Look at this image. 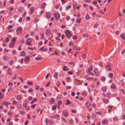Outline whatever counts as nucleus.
<instances>
[{
  "label": "nucleus",
  "instance_id": "13",
  "mask_svg": "<svg viewBox=\"0 0 125 125\" xmlns=\"http://www.w3.org/2000/svg\"><path fill=\"white\" fill-rule=\"evenodd\" d=\"M51 33V31L50 30L48 29L47 30L46 32V35H49Z\"/></svg>",
  "mask_w": 125,
  "mask_h": 125
},
{
  "label": "nucleus",
  "instance_id": "29",
  "mask_svg": "<svg viewBox=\"0 0 125 125\" xmlns=\"http://www.w3.org/2000/svg\"><path fill=\"white\" fill-rule=\"evenodd\" d=\"M21 55L23 56H25V52L24 51H23L21 52Z\"/></svg>",
  "mask_w": 125,
  "mask_h": 125
},
{
  "label": "nucleus",
  "instance_id": "21",
  "mask_svg": "<svg viewBox=\"0 0 125 125\" xmlns=\"http://www.w3.org/2000/svg\"><path fill=\"white\" fill-rule=\"evenodd\" d=\"M46 4L45 3H43L42 4L41 7L42 8L44 9L46 5Z\"/></svg>",
  "mask_w": 125,
  "mask_h": 125
},
{
  "label": "nucleus",
  "instance_id": "42",
  "mask_svg": "<svg viewBox=\"0 0 125 125\" xmlns=\"http://www.w3.org/2000/svg\"><path fill=\"white\" fill-rule=\"evenodd\" d=\"M102 90L103 91H106V88L105 87H103L102 88Z\"/></svg>",
  "mask_w": 125,
  "mask_h": 125
},
{
  "label": "nucleus",
  "instance_id": "59",
  "mask_svg": "<svg viewBox=\"0 0 125 125\" xmlns=\"http://www.w3.org/2000/svg\"><path fill=\"white\" fill-rule=\"evenodd\" d=\"M8 115H11L12 114V113H11V112L9 111V112H8Z\"/></svg>",
  "mask_w": 125,
  "mask_h": 125
},
{
  "label": "nucleus",
  "instance_id": "58",
  "mask_svg": "<svg viewBox=\"0 0 125 125\" xmlns=\"http://www.w3.org/2000/svg\"><path fill=\"white\" fill-rule=\"evenodd\" d=\"M16 78V75L15 74L14 75L13 77L12 78V79L13 80H15Z\"/></svg>",
  "mask_w": 125,
  "mask_h": 125
},
{
  "label": "nucleus",
  "instance_id": "10",
  "mask_svg": "<svg viewBox=\"0 0 125 125\" xmlns=\"http://www.w3.org/2000/svg\"><path fill=\"white\" fill-rule=\"evenodd\" d=\"M22 96H21L20 94L18 95L17 96L16 99L18 100H20L21 99Z\"/></svg>",
  "mask_w": 125,
  "mask_h": 125
},
{
  "label": "nucleus",
  "instance_id": "64",
  "mask_svg": "<svg viewBox=\"0 0 125 125\" xmlns=\"http://www.w3.org/2000/svg\"><path fill=\"white\" fill-rule=\"evenodd\" d=\"M17 103L16 101L15 100H14L12 102V104H17Z\"/></svg>",
  "mask_w": 125,
  "mask_h": 125
},
{
  "label": "nucleus",
  "instance_id": "25",
  "mask_svg": "<svg viewBox=\"0 0 125 125\" xmlns=\"http://www.w3.org/2000/svg\"><path fill=\"white\" fill-rule=\"evenodd\" d=\"M93 70V66L91 65L90 66V68L88 69V71L89 72H90L91 71H92Z\"/></svg>",
  "mask_w": 125,
  "mask_h": 125
},
{
  "label": "nucleus",
  "instance_id": "43",
  "mask_svg": "<svg viewBox=\"0 0 125 125\" xmlns=\"http://www.w3.org/2000/svg\"><path fill=\"white\" fill-rule=\"evenodd\" d=\"M12 41L14 42V43H15L16 42V39L15 37L13 38L12 39Z\"/></svg>",
  "mask_w": 125,
  "mask_h": 125
},
{
  "label": "nucleus",
  "instance_id": "62",
  "mask_svg": "<svg viewBox=\"0 0 125 125\" xmlns=\"http://www.w3.org/2000/svg\"><path fill=\"white\" fill-rule=\"evenodd\" d=\"M25 109L27 110H28L30 109V107L29 106H27L26 107Z\"/></svg>",
  "mask_w": 125,
  "mask_h": 125
},
{
  "label": "nucleus",
  "instance_id": "8",
  "mask_svg": "<svg viewBox=\"0 0 125 125\" xmlns=\"http://www.w3.org/2000/svg\"><path fill=\"white\" fill-rule=\"evenodd\" d=\"M30 59V58L28 56H27L25 57L24 58V61L25 62H28Z\"/></svg>",
  "mask_w": 125,
  "mask_h": 125
},
{
  "label": "nucleus",
  "instance_id": "17",
  "mask_svg": "<svg viewBox=\"0 0 125 125\" xmlns=\"http://www.w3.org/2000/svg\"><path fill=\"white\" fill-rule=\"evenodd\" d=\"M55 99L53 98H52L51 99V100L50 102V104H52L55 102Z\"/></svg>",
  "mask_w": 125,
  "mask_h": 125
},
{
  "label": "nucleus",
  "instance_id": "50",
  "mask_svg": "<svg viewBox=\"0 0 125 125\" xmlns=\"http://www.w3.org/2000/svg\"><path fill=\"white\" fill-rule=\"evenodd\" d=\"M92 117L93 118H95L96 117V115L95 114H93L92 115Z\"/></svg>",
  "mask_w": 125,
  "mask_h": 125
},
{
  "label": "nucleus",
  "instance_id": "44",
  "mask_svg": "<svg viewBox=\"0 0 125 125\" xmlns=\"http://www.w3.org/2000/svg\"><path fill=\"white\" fill-rule=\"evenodd\" d=\"M5 41L6 42H8L9 41V37H7V38L5 40Z\"/></svg>",
  "mask_w": 125,
  "mask_h": 125
},
{
  "label": "nucleus",
  "instance_id": "60",
  "mask_svg": "<svg viewBox=\"0 0 125 125\" xmlns=\"http://www.w3.org/2000/svg\"><path fill=\"white\" fill-rule=\"evenodd\" d=\"M68 73L70 75H72L73 74V73L71 71L68 72Z\"/></svg>",
  "mask_w": 125,
  "mask_h": 125
},
{
  "label": "nucleus",
  "instance_id": "2",
  "mask_svg": "<svg viewBox=\"0 0 125 125\" xmlns=\"http://www.w3.org/2000/svg\"><path fill=\"white\" fill-rule=\"evenodd\" d=\"M22 31V27H19L16 30V32L18 34H20Z\"/></svg>",
  "mask_w": 125,
  "mask_h": 125
},
{
  "label": "nucleus",
  "instance_id": "14",
  "mask_svg": "<svg viewBox=\"0 0 125 125\" xmlns=\"http://www.w3.org/2000/svg\"><path fill=\"white\" fill-rule=\"evenodd\" d=\"M124 34H122L120 35L121 38L124 40H125V36Z\"/></svg>",
  "mask_w": 125,
  "mask_h": 125
},
{
  "label": "nucleus",
  "instance_id": "20",
  "mask_svg": "<svg viewBox=\"0 0 125 125\" xmlns=\"http://www.w3.org/2000/svg\"><path fill=\"white\" fill-rule=\"evenodd\" d=\"M58 73L57 72H55L54 74V78L56 79L57 78V76L58 75Z\"/></svg>",
  "mask_w": 125,
  "mask_h": 125
},
{
  "label": "nucleus",
  "instance_id": "55",
  "mask_svg": "<svg viewBox=\"0 0 125 125\" xmlns=\"http://www.w3.org/2000/svg\"><path fill=\"white\" fill-rule=\"evenodd\" d=\"M33 91V89H32L31 88H30V89L28 90V92H29L31 93Z\"/></svg>",
  "mask_w": 125,
  "mask_h": 125
},
{
  "label": "nucleus",
  "instance_id": "36",
  "mask_svg": "<svg viewBox=\"0 0 125 125\" xmlns=\"http://www.w3.org/2000/svg\"><path fill=\"white\" fill-rule=\"evenodd\" d=\"M79 48L78 47H73V49H75V50H79Z\"/></svg>",
  "mask_w": 125,
  "mask_h": 125
},
{
  "label": "nucleus",
  "instance_id": "56",
  "mask_svg": "<svg viewBox=\"0 0 125 125\" xmlns=\"http://www.w3.org/2000/svg\"><path fill=\"white\" fill-rule=\"evenodd\" d=\"M113 120L114 121H117L118 120V118L117 117H115L113 118Z\"/></svg>",
  "mask_w": 125,
  "mask_h": 125
},
{
  "label": "nucleus",
  "instance_id": "5",
  "mask_svg": "<svg viewBox=\"0 0 125 125\" xmlns=\"http://www.w3.org/2000/svg\"><path fill=\"white\" fill-rule=\"evenodd\" d=\"M62 113L64 116L67 117L68 115V113L66 110H64L62 111Z\"/></svg>",
  "mask_w": 125,
  "mask_h": 125
},
{
  "label": "nucleus",
  "instance_id": "39",
  "mask_svg": "<svg viewBox=\"0 0 125 125\" xmlns=\"http://www.w3.org/2000/svg\"><path fill=\"white\" fill-rule=\"evenodd\" d=\"M30 10L31 11V13H32L33 12L34 10V8L33 7H31L30 9Z\"/></svg>",
  "mask_w": 125,
  "mask_h": 125
},
{
  "label": "nucleus",
  "instance_id": "40",
  "mask_svg": "<svg viewBox=\"0 0 125 125\" xmlns=\"http://www.w3.org/2000/svg\"><path fill=\"white\" fill-rule=\"evenodd\" d=\"M82 95L84 96H85L86 95L87 93L85 92H84L82 93Z\"/></svg>",
  "mask_w": 125,
  "mask_h": 125
},
{
  "label": "nucleus",
  "instance_id": "46",
  "mask_svg": "<svg viewBox=\"0 0 125 125\" xmlns=\"http://www.w3.org/2000/svg\"><path fill=\"white\" fill-rule=\"evenodd\" d=\"M103 63L102 62H100L98 64L101 67H102L103 66Z\"/></svg>",
  "mask_w": 125,
  "mask_h": 125
},
{
  "label": "nucleus",
  "instance_id": "23",
  "mask_svg": "<svg viewBox=\"0 0 125 125\" xmlns=\"http://www.w3.org/2000/svg\"><path fill=\"white\" fill-rule=\"evenodd\" d=\"M3 59L4 61H6L8 59V57L7 56H4L3 57Z\"/></svg>",
  "mask_w": 125,
  "mask_h": 125
},
{
  "label": "nucleus",
  "instance_id": "52",
  "mask_svg": "<svg viewBox=\"0 0 125 125\" xmlns=\"http://www.w3.org/2000/svg\"><path fill=\"white\" fill-rule=\"evenodd\" d=\"M61 119L63 121L65 122H66V119H65V118H64L63 117H61Z\"/></svg>",
  "mask_w": 125,
  "mask_h": 125
},
{
  "label": "nucleus",
  "instance_id": "35",
  "mask_svg": "<svg viewBox=\"0 0 125 125\" xmlns=\"http://www.w3.org/2000/svg\"><path fill=\"white\" fill-rule=\"evenodd\" d=\"M62 104V102L61 101H59L58 102V104L59 105H61Z\"/></svg>",
  "mask_w": 125,
  "mask_h": 125
},
{
  "label": "nucleus",
  "instance_id": "30",
  "mask_svg": "<svg viewBox=\"0 0 125 125\" xmlns=\"http://www.w3.org/2000/svg\"><path fill=\"white\" fill-rule=\"evenodd\" d=\"M101 80L102 81H105V78L104 76H103L101 78Z\"/></svg>",
  "mask_w": 125,
  "mask_h": 125
},
{
  "label": "nucleus",
  "instance_id": "15",
  "mask_svg": "<svg viewBox=\"0 0 125 125\" xmlns=\"http://www.w3.org/2000/svg\"><path fill=\"white\" fill-rule=\"evenodd\" d=\"M14 45V43L13 42L11 43H10L9 47L10 48L13 47Z\"/></svg>",
  "mask_w": 125,
  "mask_h": 125
},
{
  "label": "nucleus",
  "instance_id": "48",
  "mask_svg": "<svg viewBox=\"0 0 125 125\" xmlns=\"http://www.w3.org/2000/svg\"><path fill=\"white\" fill-rule=\"evenodd\" d=\"M96 113L97 115H101L102 114V113L100 112H96Z\"/></svg>",
  "mask_w": 125,
  "mask_h": 125
},
{
  "label": "nucleus",
  "instance_id": "26",
  "mask_svg": "<svg viewBox=\"0 0 125 125\" xmlns=\"http://www.w3.org/2000/svg\"><path fill=\"white\" fill-rule=\"evenodd\" d=\"M85 18L86 19L88 20L90 18V16L88 14H87L85 17Z\"/></svg>",
  "mask_w": 125,
  "mask_h": 125
},
{
  "label": "nucleus",
  "instance_id": "16",
  "mask_svg": "<svg viewBox=\"0 0 125 125\" xmlns=\"http://www.w3.org/2000/svg\"><path fill=\"white\" fill-rule=\"evenodd\" d=\"M111 88L112 89H115L116 87L114 83H113L111 85Z\"/></svg>",
  "mask_w": 125,
  "mask_h": 125
},
{
  "label": "nucleus",
  "instance_id": "3",
  "mask_svg": "<svg viewBox=\"0 0 125 125\" xmlns=\"http://www.w3.org/2000/svg\"><path fill=\"white\" fill-rule=\"evenodd\" d=\"M31 39L29 38L27 39L26 41V44L27 45H31Z\"/></svg>",
  "mask_w": 125,
  "mask_h": 125
},
{
  "label": "nucleus",
  "instance_id": "1",
  "mask_svg": "<svg viewBox=\"0 0 125 125\" xmlns=\"http://www.w3.org/2000/svg\"><path fill=\"white\" fill-rule=\"evenodd\" d=\"M55 17V20L56 21L58 20L60 18V15L59 13L57 12L55 13L54 15Z\"/></svg>",
  "mask_w": 125,
  "mask_h": 125
},
{
  "label": "nucleus",
  "instance_id": "19",
  "mask_svg": "<svg viewBox=\"0 0 125 125\" xmlns=\"http://www.w3.org/2000/svg\"><path fill=\"white\" fill-rule=\"evenodd\" d=\"M37 101V100L36 98H34L32 101H31V103L30 104H32L34 102H36Z\"/></svg>",
  "mask_w": 125,
  "mask_h": 125
},
{
  "label": "nucleus",
  "instance_id": "22",
  "mask_svg": "<svg viewBox=\"0 0 125 125\" xmlns=\"http://www.w3.org/2000/svg\"><path fill=\"white\" fill-rule=\"evenodd\" d=\"M28 104V102L26 101L25 103H24L23 104V107H26L27 104Z\"/></svg>",
  "mask_w": 125,
  "mask_h": 125
},
{
  "label": "nucleus",
  "instance_id": "32",
  "mask_svg": "<svg viewBox=\"0 0 125 125\" xmlns=\"http://www.w3.org/2000/svg\"><path fill=\"white\" fill-rule=\"evenodd\" d=\"M17 106L18 108H21L22 107V105L20 104H18L17 105Z\"/></svg>",
  "mask_w": 125,
  "mask_h": 125
},
{
  "label": "nucleus",
  "instance_id": "51",
  "mask_svg": "<svg viewBox=\"0 0 125 125\" xmlns=\"http://www.w3.org/2000/svg\"><path fill=\"white\" fill-rule=\"evenodd\" d=\"M98 25L97 24H95L94 26V28H96L98 26Z\"/></svg>",
  "mask_w": 125,
  "mask_h": 125
},
{
  "label": "nucleus",
  "instance_id": "12",
  "mask_svg": "<svg viewBox=\"0 0 125 125\" xmlns=\"http://www.w3.org/2000/svg\"><path fill=\"white\" fill-rule=\"evenodd\" d=\"M62 95L60 94H58V95L57 97L56 98V99L58 100H59L61 98Z\"/></svg>",
  "mask_w": 125,
  "mask_h": 125
},
{
  "label": "nucleus",
  "instance_id": "45",
  "mask_svg": "<svg viewBox=\"0 0 125 125\" xmlns=\"http://www.w3.org/2000/svg\"><path fill=\"white\" fill-rule=\"evenodd\" d=\"M111 95V94L110 93H108L107 94V98H109Z\"/></svg>",
  "mask_w": 125,
  "mask_h": 125
},
{
  "label": "nucleus",
  "instance_id": "34",
  "mask_svg": "<svg viewBox=\"0 0 125 125\" xmlns=\"http://www.w3.org/2000/svg\"><path fill=\"white\" fill-rule=\"evenodd\" d=\"M67 66H64L62 68V69L64 71H66V68H67Z\"/></svg>",
  "mask_w": 125,
  "mask_h": 125
},
{
  "label": "nucleus",
  "instance_id": "18",
  "mask_svg": "<svg viewBox=\"0 0 125 125\" xmlns=\"http://www.w3.org/2000/svg\"><path fill=\"white\" fill-rule=\"evenodd\" d=\"M66 101L67 102L65 103V105H67L68 104H71V102L68 100L66 99Z\"/></svg>",
  "mask_w": 125,
  "mask_h": 125
},
{
  "label": "nucleus",
  "instance_id": "61",
  "mask_svg": "<svg viewBox=\"0 0 125 125\" xmlns=\"http://www.w3.org/2000/svg\"><path fill=\"white\" fill-rule=\"evenodd\" d=\"M76 38L77 37L75 35H74L73 36V39L74 40H75L76 39Z\"/></svg>",
  "mask_w": 125,
  "mask_h": 125
},
{
  "label": "nucleus",
  "instance_id": "49",
  "mask_svg": "<svg viewBox=\"0 0 125 125\" xmlns=\"http://www.w3.org/2000/svg\"><path fill=\"white\" fill-rule=\"evenodd\" d=\"M13 84L12 83H9L8 84L9 86L10 87H11L12 85Z\"/></svg>",
  "mask_w": 125,
  "mask_h": 125
},
{
  "label": "nucleus",
  "instance_id": "41",
  "mask_svg": "<svg viewBox=\"0 0 125 125\" xmlns=\"http://www.w3.org/2000/svg\"><path fill=\"white\" fill-rule=\"evenodd\" d=\"M3 98V97L2 95V93L0 92V99H2Z\"/></svg>",
  "mask_w": 125,
  "mask_h": 125
},
{
  "label": "nucleus",
  "instance_id": "11",
  "mask_svg": "<svg viewBox=\"0 0 125 125\" xmlns=\"http://www.w3.org/2000/svg\"><path fill=\"white\" fill-rule=\"evenodd\" d=\"M23 8L22 7H20L18 8L19 11L21 12H22L23 11Z\"/></svg>",
  "mask_w": 125,
  "mask_h": 125
},
{
  "label": "nucleus",
  "instance_id": "38",
  "mask_svg": "<svg viewBox=\"0 0 125 125\" xmlns=\"http://www.w3.org/2000/svg\"><path fill=\"white\" fill-rule=\"evenodd\" d=\"M27 83L28 84L30 85H32V83L31 82H27Z\"/></svg>",
  "mask_w": 125,
  "mask_h": 125
},
{
  "label": "nucleus",
  "instance_id": "28",
  "mask_svg": "<svg viewBox=\"0 0 125 125\" xmlns=\"http://www.w3.org/2000/svg\"><path fill=\"white\" fill-rule=\"evenodd\" d=\"M8 74H9L10 75L12 74V73H11V70L10 68H9L8 69Z\"/></svg>",
  "mask_w": 125,
  "mask_h": 125
},
{
  "label": "nucleus",
  "instance_id": "9",
  "mask_svg": "<svg viewBox=\"0 0 125 125\" xmlns=\"http://www.w3.org/2000/svg\"><path fill=\"white\" fill-rule=\"evenodd\" d=\"M103 101L105 104H107L108 103L109 101L106 99L104 98L103 100Z\"/></svg>",
  "mask_w": 125,
  "mask_h": 125
},
{
  "label": "nucleus",
  "instance_id": "63",
  "mask_svg": "<svg viewBox=\"0 0 125 125\" xmlns=\"http://www.w3.org/2000/svg\"><path fill=\"white\" fill-rule=\"evenodd\" d=\"M41 59V58L40 57H37L35 58V59L36 60H39Z\"/></svg>",
  "mask_w": 125,
  "mask_h": 125
},
{
  "label": "nucleus",
  "instance_id": "33",
  "mask_svg": "<svg viewBox=\"0 0 125 125\" xmlns=\"http://www.w3.org/2000/svg\"><path fill=\"white\" fill-rule=\"evenodd\" d=\"M109 76L110 78H112L113 77V74L110 73L109 74Z\"/></svg>",
  "mask_w": 125,
  "mask_h": 125
},
{
  "label": "nucleus",
  "instance_id": "54",
  "mask_svg": "<svg viewBox=\"0 0 125 125\" xmlns=\"http://www.w3.org/2000/svg\"><path fill=\"white\" fill-rule=\"evenodd\" d=\"M83 37L84 38H85L88 37V36L87 34H85L83 35Z\"/></svg>",
  "mask_w": 125,
  "mask_h": 125
},
{
  "label": "nucleus",
  "instance_id": "6",
  "mask_svg": "<svg viewBox=\"0 0 125 125\" xmlns=\"http://www.w3.org/2000/svg\"><path fill=\"white\" fill-rule=\"evenodd\" d=\"M51 16V14L49 12H46L45 17L46 18L48 19Z\"/></svg>",
  "mask_w": 125,
  "mask_h": 125
},
{
  "label": "nucleus",
  "instance_id": "4",
  "mask_svg": "<svg viewBox=\"0 0 125 125\" xmlns=\"http://www.w3.org/2000/svg\"><path fill=\"white\" fill-rule=\"evenodd\" d=\"M65 35L68 37H70L71 36V34L69 31L68 30H67L65 32Z\"/></svg>",
  "mask_w": 125,
  "mask_h": 125
},
{
  "label": "nucleus",
  "instance_id": "47",
  "mask_svg": "<svg viewBox=\"0 0 125 125\" xmlns=\"http://www.w3.org/2000/svg\"><path fill=\"white\" fill-rule=\"evenodd\" d=\"M69 44L70 46H73V43L72 42H70Z\"/></svg>",
  "mask_w": 125,
  "mask_h": 125
},
{
  "label": "nucleus",
  "instance_id": "7",
  "mask_svg": "<svg viewBox=\"0 0 125 125\" xmlns=\"http://www.w3.org/2000/svg\"><path fill=\"white\" fill-rule=\"evenodd\" d=\"M13 27L12 25H10L8 27V32H10L13 31V29L10 30V29L12 28Z\"/></svg>",
  "mask_w": 125,
  "mask_h": 125
},
{
  "label": "nucleus",
  "instance_id": "27",
  "mask_svg": "<svg viewBox=\"0 0 125 125\" xmlns=\"http://www.w3.org/2000/svg\"><path fill=\"white\" fill-rule=\"evenodd\" d=\"M56 109V107L55 105H53L52 107V110H55Z\"/></svg>",
  "mask_w": 125,
  "mask_h": 125
},
{
  "label": "nucleus",
  "instance_id": "24",
  "mask_svg": "<svg viewBox=\"0 0 125 125\" xmlns=\"http://www.w3.org/2000/svg\"><path fill=\"white\" fill-rule=\"evenodd\" d=\"M81 18H79L78 19H76V22L77 23H80L81 22Z\"/></svg>",
  "mask_w": 125,
  "mask_h": 125
},
{
  "label": "nucleus",
  "instance_id": "57",
  "mask_svg": "<svg viewBox=\"0 0 125 125\" xmlns=\"http://www.w3.org/2000/svg\"><path fill=\"white\" fill-rule=\"evenodd\" d=\"M39 86H35V89L36 90H38L39 89Z\"/></svg>",
  "mask_w": 125,
  "mask_h": 125
},
{
  "label": "nucleus",
  "instance_id": "31",
  "mask_svg": "<svg viewBox=\"0 0 125 125\" xmlns=\"http://www.w3.org/2000/svg\"><path fill=\"white\" fill-rule=\"evenodd\" d=\"M71 7L70 6H66L65 8V9L66 10H68Z\"/></svg>",
  "mask_w": 125,
  "mask_h": 125
},
{
  "label": "nucleus",
  "instance_id": "37",
  "mask_svg": "<svg viewBox=\"0 0 125 125\" xmlns=\"http://www.w3.org/2000/svg\"><path fill=\"white\" fill-rule=\"evenodd\" d=\"M86 56V55L85 54H83L82 57L83 59H85Z\"/></svg>",
  "mask_w": 125,
  "mask_h": 125
},
{
  "label": "nucleus",
  "instance_id": "53",
  "mask_svg": "<svg viewBox=\"0 0 125 125\" xmlns=\"http://www.w3.org/2000/svg\"><path fill=\"white\" fill-rule=\"evenodd\" d=\"M30 20V18L28 16L26 18V20L27 21H29Z\"/></svg>",
  "mask_w": 125,
  "mask_h": 125
}]
</instances>
